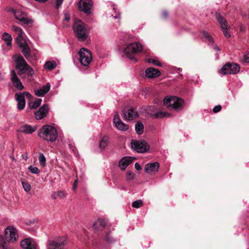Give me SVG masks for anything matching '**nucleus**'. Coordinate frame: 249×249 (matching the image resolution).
I'll return each mask as SVG.
<instances>
[{
	"instance_id": "21",
	"label": "nucleus",
	"mask_w": 249,
	"mask_h": 249,
	"mask_svg": "<svg viewBox=\"0 0 249 249\" xmlns=\"http://www.w3.org/2000/svg\"><path fill=\"white\" fill-rule=\"evenodd\" d=\"M159 163L158 162H151L145 165L144 170L147 173L157 172L159 168Z\"/></svg>"
},
{
	"instance_id": "40",
	"label": "nucleus",
	"mask_w": 249,
	"mask_h": 249,
	"mask_svg": "<svg viewBox=\"0 0 249 249\" xmlns=\"http://www.w3.org/2000/svg\"><path fill=\"white\" fill-rule=\"evenodd\" d=\"M134 174L130 171H128L126 174V179L127 181H130L134 179Z\"/></svg>"
},
{
	"instance_id": "59",
	"label": "nucleus",
	"mask_w": 249,
	"mask_h": 249,
	"mask_svg": "<svg viewBox=\"0 0 249 249\" xmlns=\"http://www.w3.org/2000/svg\"><path fill=\"white\" fill-rule=\"evenodd\" d=\"M24 158H25V160H26L27 159V157H24Z\"/></svg>"
},
{
	"instance_id": "54",
	"label": "nucleus",
	"mask_w": 249,
	"mask_h": 249,
	"mask_svg": "<svg viewBox=\"0 0 249 249\" xmlns=\"http://www.w3.org/2000/svg\"><path fill=\"white\" fill-rule=\"evenodd\" d=\"M239 28L241 32H244L245 30V27L243 25H240Z\"/></svg>"
},
{
	"instance_id": "53",
	"label": "nucleus",
	"mask_w": 249,
	"mask_h": 249,
	"mask_svg": "<svg viewBox=\"0 0 249 249\" xmlns=\"http://www.w3.org/2000/svg\"><path fill=\"white\" fill-rule=\"evenodd\" d=\"M214 45V47H213V49L217 51H219L220 50V48L216 45H214V44H213Z\"/></svg>"
},
{
	"instance_id": "18",
	"label": "nucleus",
	"mask_w": 249,
	"mask_h": 249,
	"mask_svg": "<svg viewBox=\"0 0 249 249\" xmlns=\"http://www.w3.org/2000/svg\"><path fill=\"white\" fill-rule=\"evenodd\" d=\"M50 84L47 83L42 88L35 89L34 90L35 93L38 97H42L50 90Z\"/></svg>"
},
{
	"instance_id": "10",
	"label": "nucleus",
	"mask_w": 249,
	"mask_h": 249,
	"mask_svg": "<svg viewBox=\"0 0 249 249\" xmlns=\"http://www.w3.org/2000/svg\"><path fill=\"white\" fill-rule=\"evenodd\" d=\"M93 2L91 0H80L78 3V8L85 13L89 14Z\"/></svg>"
},
{
	"instance_id": "11",
	"label": "nucleus",
	"mask_w": 249,
	"mask_h": 249,
	"mask_svg": "<svg viewBox=\"0 0 249 249\" xmlns=\"http://www.w3.org/2000/svg\"><path fill=\"white\" fill-rule=\"evenodd\" d=\"M123 115L124 119L128 121L133 120L138 116V112L135 109L128 107L124 109Z\"/></svg>"
},
{
	"instance_id": "23",
	"label": "nucleus",
	"mask_w": 249,
	"mask_h": 249,
	"mask_svg": "<svg viewBox=\"0 0 249 249\" xmlns=\"http://www.w3.org/2000/svg\"><path fill=\"white\" fill-rule=\"evenodd\" d=\"M132 161V159L129 157H125L122 158L119 161V166L122 170H124L127 166H128Z\"/></svg>"
},
{
	"instance_id": "16",
	"label": "nucleus",
	"mask_w": 249,
	"mask_h": 249,
	"mask_svg": "<svg viewBox=\"0 0 249 249\" xmlns=\"http://www.w3.org/2000/svg\"><path fill=\"white\" fill-rule=\"evenodd\" d=\"M49 107L47 105H44L39 110L35 113V117L37 120H41L46 116L48 112Z\"/></svg>"
},
{
	"instance_id": "17",
	"label": "nucleus",
	"mask_w": 249,
	"mask_h": 249,
	"mask_svg": "<svg viewBox=\"0 0 249 249\" xmlns=\"http://www.w3.org/2000/svg\"><path fill=\"white\" fill-rule=\"evenodd\" d=\"M145 73L146 76L149 78L157 77L160 74V72L159 70L153 67L146 69Z\"/></svg>"
},
{
	"instance_id": "30",
	"label": "nucleus",
	"mask_w": 249,
	"mask_h": 249,
	"mask_svg": "<svg viewBox=\"0 0 249 249\" xmlns=\"http://www.w3.org/2000/svg\"><path fill=\"white\" fill-rule=\"evenodd\" d=\"M56 67V63L54 61H47L44 65V68L49 70L54 69Z\"/></svg>"
},
{
	"instance_id": "50",
	"label": "nucleus",
	"mask_w": 249,
	"mask_h": 249,
	"mask_svg": "<svg viewBox=\"0 0 249 249\" xmlns=\"http://www.w3.org/2000/svg\"><path fill=\"white\" fill-rule=\"evenodd\" d=\"M135 169L138 170L140 171L142 169V167L140 164L138 162H136L135 164Z\"/></svg>"
},
{
	"instance_id": "2",
	"label": "nucleus",
	"mask_w": 249,
	"mask_h": 249,
	"mask_svg": "<svg viewBox=\"0 0 249 249\" xmlns=\"http://www.w3.org/2000/svg\"><path fill=\"white\" fill-rule=\"evenodd\" d=\"M38 136L43 140L53 142L58 137L56 129L50 125H45L41 127L37 132Z\"/></svg>"
},
{
	"instance_id": "35",
	"label": "nucleus",
	"mask_w": 249,
	"mask_h": 249,
	"mask_svg": "<svg viewBox=\"0 0 249 249\" xmlns=\"http://www.w3.org/2000/svg\"><path fill=\"white\" fill-rule=\"evenodd\" d=\"M39 162L42 167H44L46 165V158L43 153H40L38 157Z\"/></svg>"
},
{
	"instance_id": "43",
	"label": "nucleus",
	"mask_w": 249,
	"mask_h": 249,
	"mask_svg": "<svg viewBox=\"0 0 249 249\" xmlns=\"http://www.w3.org/2000/svg\"><path fill=\"white\" fill-rule=\"evenodd\" d=\"M57 196L63 198L66 196V193L63 191H59L56 192Z\"/></svg>"
},
{
	"instance_id": "42",
	"label": "nucleus",
	"mask_w": 249,
	"mask_h": 249,
	"mask_svg": "<svg viewBox=\"0 0 249 249\" xmlns=\"http://www.w3.org/2000/svg\"><path fill=\"white\" fill-rule=\"evenodd\" d=\"M153 115L155 116V118H163L165 116V113L161 111H160L159 112L156 113Z\"/></svg>"
},
{
	"instance_id": "25",
	"label": "nucleus",
	"mask_w": 249,
	"mask_h": 249,
	"mask_svg": "<svg viewBox=\"0 0 249 249\" xmlns=\"http://www.w3.org/2000/svg\"><path fill=\"white\" fill-rule=\"evenodd\" d=\"M105 239L106 242L109 244L115 243L117 241V238L114 236L113 233L110 231L107 232Z\"/></svg>"
},
{
	"instance_id": "3",
	"label": "nucleus",
	"mask_w": 249,
	"mask_h": 249,
	"mask_svg": "<svg viewBox=\"0 0 249 249\" xmlns=\"http://www.w3.org/2000/svg\"><path fill=\"white\" fill-rule=\"evenodd\" d=\"M16 68L18 71V73L21 75L27 74L32 76L34 71L33 69L27 63L24 58L20 55L16 54L14 56Z\"/></svg>"
},
{
	"instance_id": "49",
	"label": "nucleus",
	"mask_w": 249,
	"mask_h": 249,
	"mask_svg": "<svg viewBox=\"0 0 249 249\" xmlns=\"http://www.w3.org/2000/svg\"><path fill=\"white\" fill-rule=\"evenodd\" d=\"M168 12L166 10H164L162 12V18H164V19H166L168 17Z\"/></svg>"
},
{
	"instance_id": "52",
	"label": "nucleus",
	"mask_w": 249,
	"mask_h": 249,
	"mask_svg": "<svg viewBox=\"0 0 249 249\" xmlns=\"http://www.w3.org/2000/svg\"><path fill=\"white\" fill-rule=\"evenodd\" d=\"M51 197L53 199H56L57 197V194L56 193H53V194L52 195H51Z\"/></svg>"
},
{
	"instance_id": "56",
	"label": "nucleus",
	"mask_w": 249,
	"mask_h": 249,
	"mask_svg": "<svg viewBox=\"0 0 249 249\" xmlns=\"http://www.w3.org/2000/svg\"><path fill=\"white\" fill-rule=\"evenodd\" d=\"M114 18H120V15L119 14L118 15L115 16Z\"/></svg>"
},
{
	"instance_id": "29",
	"label": "nucleus",
	"mask_w": 249,
	"mask_h": 249,
	"mask_svg": "<svg viewBox=\"0 0 249 249\" xmlns=\"http://www.w3.org/2000/svg\"><path fill=\"white\" fill-rule=\"evenodd\" d=\"M42 100L41 99L38 98L34 102H29L28 104V106L31 109H35L38 107L41 103Z\"/></svg>"
},
{
	"instance_id": "32",
	"label": "nucleus",
	"mask_w": 249,
	"mask_h": 249,
	"mask_svg": "<svg viewBox=\"0 0 249 249\" xmlns=\"http://www.w3.org/2000/svg\"><path fill=\"white\" fill-rule=\"evenodd\" d=\"M108 138L107 136H104L99 143V147L101 149H104L108 144Z\"/></svg>"
},
{
	"instance_id": "8",
	"label": "nucleus",
	"mask_w": 249,
	"mask_h": 249,
	"mask_svg": "<svg viewBox=\"0 0 249 249\" xmlns=\"http://www.w3.org/2000/svg\"><path fill=\"white\" fill-rule=\"evenodd\" d=\"M240 67L236 63H226L219 72L223 75L236 74L239 72Z\"/></svg>"
},
{
	"instance_id": "47",
	"label": "nucleus",
	"mask_w": 249,
	"mask_h": 249,
	"mask_svg": "<svg viewBox=\"0 0 249 249\" xmlns=\"http://www.w3.org/2000/svg\"><path fill=\"white\" fill-rule=\"evenodd\" d=\"M70 19V16L68 13H65L64 14V18L63 20L64 21H69Z\"/></svg>"
},
{
	"instance_id": "24",
	"label": "nucleus",
	"mask_w": 249,
	"mask_h": 249,
	"mask_svg": "<svg viewBox=\"0 0 249 249\" xmlns=\"http://www.w3.org/2000/svg\"><path fill=\"white\" fill-rule=\"evenodd\" d=\"M216 18L220 25L221 28H223L226 26H230L226 20V19L222 16L220 13H216Z\"/></svg>"
},
{
	"instance_id": "28",
	"label": "nucleus",
	"mask_w": 249,
	"mask_h": 249,
	"mask_svg": "<svg viewBox=\"0 0 249 249\" xmlns=\"http://www.w3.org/2000/svg\"><path fill=\"white\" fill-rule=\"evenodd\" d=\"M2 39L5 42L7 46H10L12 44V36L7 33H4L2 35Z\"/></svg>"
},
{
	"instance_id": "7",
	"label": "nucleus",
	"mask_w": 249,
	"mask_h": 249,
	"mask_svg": "<svg viewBox=\"0 0 249 249\" xmlns=\"http://www.w3.org/2000/svg\"><path fill=\"white\" fill-rule=\"evenodd\" d=\"M131 145L132 149L138 153H145L147 152L150 148L149 145L144 140H135L131 141Z\"/></svg>"
},
{
	"instance_id": "1",
	"label": "nucleus",
	"mask_w": 249,
	"mask_h": 249,
	"mask_svg": "<svg viewBox=\"0 0 249 249\" xmlns=\"http://www.w3.org/2000/svg\"><path fill=\"white\" fill-rule=\"evenodd\" d=\"M18 237L16 229L11 227H8L5 230L4 236L0 235V246L2 249H12L8 243L15 242Z\"/></svg>"
},
{
	"instance_id": "39",
	"label": "nucleus",
	"mask_w": 249,
	"mask_h": 249,
	"mask_svg": "<svg viewBox=\"0 0 249 249\" xmlns=\"http://www.w3.org/2000/svg\"><path fill=\"white\" fill-rule=\"evenodd\" d=\"M12 29L14 32H15L16 33H17V36H18V35H23V32L21 28H20L15 25H13L12 26Z\"/></svg>"
},
{
	"instance_id": "19",
	"label": "nucleus",
	"mask_w": 249,
	"mask_h": 249,
	"mask_svg": "<svg viewBox=\"0 0 249 249\" xmlns=\"http://www.w3.org/2000/svg\"><path fill=\"white\" fill-rule=\"evenodd\" d=\"M15 99L18 102L17 108L18 109L22 110L25 106V99L23 94L16 93Z\"/></svg>"
},
{
	"instance_id": "58",
	"label": "nucleus",
	"mask_w": 249,
	"mask_h": 249,
	"mask_svg": "<svg viewBox=\"0 0 249 249\" xmlns=\"http://www.w3.org/2000/svg\"><path fill=\"white\" fill-rule=\"evenodd\" d=\"M24 158H25V160H26L27 159V157H24Z\"/></svg>"
},
{
	"instance_id": "22",
	"label": "nucleus",
	"mask_w": 249,
	"mask_h": 249,
	"mask_svg": "<svg viewBox=\"0 0 249 249\" xmlns=\"http://www.w3.org/2000/svg\"><path fill=\"white\" fill-rule=\"evenodd\" d=\"M107 225L105 220L99 218L93 224V228L95 231H102Z\"/></svg>"
},
{
	"instance_id": "34",
	"label": "nucleus",
	"mask_w": 249,
	"mask_h": 249,
	"mask_svg": "<svg viewBox=\"0 0 249 249\" xmlns=\"http://www.w3.org/2000/svg\"><path fill=\"white\" fill-rule=\"evenodd\" d=\"M146 61L149 63H152L154 65L161 67L162 65L158 60L153 58H147Z\"/></svg>"
},
{
	"instance_id": "41",
	"label": "nucleus",
	"mask_w": 249,
	"mask_h": 249,
	"mask_svg": "<svg viewBox=\"0 0 249 249\" xmlns=\"http://www.w3.org/2000/svg\"><path fill=\"white\" fill-rule=\"evenodd\" d=\"M28 170L31 173L34 174H37L39 172L38 168L35 166H30L28 167Z\"/></svg>"
},
{
	"instance_id": "5",
	"label": "nucleus",
	"mask_w": 249,
	"mask_h": 249,
	"mask_svg": "<svg viewBox=\"0 0 249 249\" xmlns=\"http://www.w3.org/2000/svg\"><path fill=\"white\" fill-rule=\"evenodd\" d=\"M73 31L75 36L79 41H84L87 38L88 29L86 24L81 21H78L74 23Z\"/></svg>"
},
{
	"instance_id": "46",
	"label": "nucleus",
	"mask_w": 249,
	"mask_h": 249,
	"mask_svg": "<svg viewBox=\"0 0 249 249\" xmlns=\"http://www.w3.org/2000/svg\"><path fill=\"white\" fill-rule=\"evenodd\" d=\"M64 0H56V5L55 7L56 9H58L60 6L63 3Z\"/></svg>"
},
{
	"instance_id": "31",
	"label": "nucleus",
	"mask_w": 249,
	"mask_h": 249,
	"mask_svg": "<svg viewBox=\"0 0 249 249\" xmlns=\"http://www.w3.org/2000/svg\"><path fill=\"white\" fill-rule=\"evenodd\" d=\"M144 126L142 123L138 122L135 124V130L139 135L142 134L143 132Z\"/></svg>"
},
{
	"instance_id": "57",
	"label": "nucleus",
	"mask_w": 249,
	"mask_h": 249,
	"mask_svg": "<svg viewBox=\"0 0 249 249\" xmlns=\"http://www.w3.org/2000/svg\"><path fill=\"white\" fill-rule=\"evenodd\" d=\"M69 146L71 148V144H69Z\"/></svg>"
},
{
	"instance_id": "4",
	"label": "nucleus",
	"mask_w": 249,
	"mask_h": 249,
	"mask_svg": "<svg viewBox=\"0 0 249 249\" xmlns=\"http://www.w3.org/2000/svg\"><path fill=\"white\" fill-rule=\"evenodd\" d=\"M142 44L138 42H135L128 44L124 48V54L128 57L130 60H134L137 61L134 55L142 52Z\"/></svg>"
},
{
	"instance_id": "48",
	"label": "nucleus",
	"mask_w": 249,
	"mask_h": 249,
	"mask_svg": "<svg viewBox=\"0 0 249 249\" xmlns=\"http://www.w3.org/2000/svg\"><path fill=\"white\" fill-rule=\"evenodd\" d=\"M21 94H23V96L24 97L26 96L28 98H30L32 97V95L28 92H23Z\"/></svg>"
},
{
	"instance_id": "38",
	"label": "nucleus",
	"mask_w": 249,
	"mask_h": 249,
	"mask_svg": "<svg viewBox=\"0 0 249 249\" xmlns=\"http://www.w3.org/2000/svg\"><path fill=\"white\" fill-rule=\"evenodd\" d=\"M143 205V202L142 200L139 199L134 201L132 203V206L133 208H139L141 207Z\"/></svg>"
},
{
	"instance_id": "26",
	"label": "nucleus",
	"mask_w": 249,
	"mask_h": 249,
	"mask_svg": "<svg viewBox=\"0 0 249 249\" xmlns=\"http://www.w3.org/2000/svg\"><path fill=\"white\" fill-rule=\"evenodd\" d=\"M19 47L22 48L21 52L24 55V56L26 57V58L28 59L31 56L30 47L28 46V45L26 43L24 44L23 47Z\"/></svg>"
},
{
	"instance_id": "51",
	"label": "nucleus",
	"mask_w": 249,
	"mask_h": 249,
	"mask_svg": "<svg viewBox=\"0 0 249 249\" xmlns=\"http://www.w3.org/2000/svg\"><path fill=\"white\" fill-rule=\"evenodd\" d=\"M77 180L76 179L75 180L74 182L73 183L72 189L74 190H75L77 188Z\"/></svg>"
},
{
	"instance_id": "9",
	"label": "nucleus",
	"mask_w": 249,
	"mask_h": 249,
	"mask_svg": "<svg viewBox=\"0 0 249 249\" xmlns=\"http://www.w3.org/2000/svg\"><path fill=\"white\" fill-rule=\"evenodd\" d=\"M78 53L81 64L85 66H88L92 60L91 52L88 49L83 48L80 49Z\"/></svg>"
},
{
	"instance_id": "6",
	"label": "nucleus",
	"mask_w": 249,
	"mask_h": 249,
	"mask_svg": "<svg viewBox=\"0 0 249 249\" xmlns=\"http://www.w3.org/2000/svg\"><path fill=\"white\" fill-rule=\"evenodd\" d=\"M164 104L167 107L176 110H180L183 108L184 101L176 96L165 97L163 100Z\"/></svg>"
},
{
	"instance_id": "15",
	"label": "nucleus",
	"mask_w": 249,
	"mask_h": 249,
	"mask_svg": "<svg viewBox=\"0 0 249 249\" xmlns=\"http://www.w3.org/2000/svg\"><path fill=\"white\" fill-rule=\"evenodd\" d=\"M11 80L14 86L18 90H22L24 89V86L17 75L14 70L11 71Z\"/></svg>"
},
{
	"instance_id": "36",
	"label": "nucleus",
	"mask_w": 249,
	"mask_h": 249,
	"mask_svg": "<svg viewBox=\"0 0 249 249\" xmlns=\"http://www.w3.org/2000/svg\"><path fill=\"white\" fill-rule=\"evenodd\" d=\"M21 183L24 191L27 193L30 192L31 190V185L28 182L23 181Z\"/></svg>"
},
{
	"instance_id": "12",
	"label": "nucleus",
	"mask_w": 249,
	"mask_h": 249,
	"mask_svg": "<svg viewBox=\"0 0 249 249\" xmlns=\"http://www.w3.org/2000/svg\"><path fill=\"white\" fill-rule=\"evenodd\" d=\"M12 12L14 14L15 18L23 22L25 24H29L32 22V20L26 17L25 14L22 11L12 9Z\"/></svg>"
},
{
	"instance_id": "27",
	"label": "nucleus",
	"mask_w": 249,
	"mask_h": 249,
	"mask_svg": "<svg viewBox=\"0 0 249 249\" xmlns=\"http://www.w3.org/2000/svg\"><path fill=\"white\" fill-rule=\"evenodd\" d=\"M203 36L205 38L206 41L209 45L213 44L214 41L213 37L206 31H202Z\"/></svg>"
},
{
	"instance_id": "33",
	"label": "nucleus",
	"mask_w": 249,
	"mask_h": 249,
	"mask_svg": "<svg viewBox=\"0 0 249 249\" xmlns=\"http://www.w3.org/2000/svg\"><path fill=\"white\" fill-rule=\"evenodd\" d=\"M16 43L19 47H23L26 43L23 40L22 35H18L16 38Z\"/></svg>"
},
{
	"instance_id": "55",
	"label": "nucleus",
	"mask_w": 249,
	"mask_h": 249,
	"mask_svg": "<svg viewBox=\"0 0 249 249\" xmlns=\"http://www.w3.org/2000/svg\"><path fill=\"white\" fill-rule=\"evenodd\" d=\"M149 110H154L155 109V106H150L148 107Z\"/></svg>"
},
{
	"instance_id": "45",
	"label": "nucleus",
	"mask_w": 249,
	"mask_h": 249,
	"mask_svg": "<svg viewBox=\"0 0 249 249\" xmlns=\"http://www.w3.org/2000/svg\"><path fill=\"white\" fill-rule=\"evenodd\" d=\"M243 61L244 63H249V53L244 55Z\"/></svg>"
},
{
	"instance_id": "14",
	"label": "nucleus",
	"mask_w": 249,
	"mask_h": 249,
	"mask_svg": "<svg viewBox=\"0 0 249 249\" xmlns=\"http://www.w3.org/2000/svg\"><path fill=\"white\" fill-rule=\"evenodd\" d=\"M113 123L117 129L121 131H126L129 129V125L124 123L119 118L118 115L114 116Z\"/></svg>"
},
{
	"instance_id": "13",
	"label": "nucleus",
	"mask_w": 249,
	"mask_h": 249,
	"mask_svg": "<svg viewBox=\"0 0 249 249\" xmlns=\"http://www.w3.org/2000/svg\"><path fill=\"white\" fill-rule=\"evenodd\" d=\"M22 249H36L37 244L34 240L31 238H27L20 242Z\"/></svg>"
},
{
	"instance_id": "44",
	"label": "nucleus",
	"mask_w": 249,
	"mask_h": 249,
	"mask_svg": "<svg viewBox=\"0 0 249 249\" xmlns=\"http://www.w3.org/2000/svg\"><path fill=\"white\" fill-rule=\"evenodd\" d=\"M222 107L220 105H217L215 106L213 109L214 113H217L221 110Z\"/></svg>"
},
{
	"instance_id": "20",
	"label": "nucleus",
	"mask_w": 249,
	"mask_h": 249,
	"mask_svg": "<svg viewBox=\"0 0 249 249\" xmlns=\"http://www.w3.org/2000/svg\"><path fill=\"white\" fill-rule=\"evenodd\" d=\"M37 129L36 125H30L28 124H24L20 126L19 131L25 134H32Z\"/></svg>"
},
{
	"instance_id": "37",
	"label": "nucleus",
	"mask_w": 249,
	"mask_h": 249,
	"mask_svg": "<svg viewBox=\"0 0 249 249\" xmlns=\"http://www.w3.org/2000/svg\"><path fill=\"white\" fill-rule=\"evenodd\" d=\"M230 26H228L221 28L224 35L227 38H229L231 37V34L229 32V30L230 29Z\"/></svg>"
}]
</instances>
